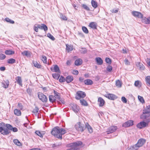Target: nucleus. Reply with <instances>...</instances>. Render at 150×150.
<instances>
[{"label":"nucleus","instance_id":"338daca9","mask_svg":"<svg viewBox=\"0 0 150 150\" xmlns=\"http://www.w3.org/2000/svg\"><path fill=\"white\" fill-rule=\"evenodd\" d=\"M38 26L37 25H36L34 26V30L36 32H38Z\"/></svg>","mask_w":150,"mask_h":150},{"label":"nucleus","instance_id":"b1692460","mask_svg":"<svg viewBox=\"0 0 150 150\" xmlns=\"http://www.w3.org/2000/svg\"><path fill=\"white\" fill-rule=\"evenodd\" d=\"M96 61L98 65H101L103 63L102 59L99 57H96Z\"/></svg>","mask_w":150,"mask_h":150},{"label":"nucleus","instance_id":"ddd939ff","mask_svg":"<svg viewBox=\"0 0 150 150\" xmlns=\"http://www.w3.org/2000/svg\"><path fill=\"white\" fill-rule=\"evenodd\" d=\"M117 127L116 126H112L110 127L108 129L107 131V133L109 134L110 133L114 132L117 129Z\"/></svg>","mask_w":150,"mask_h":150},{"label":"nucleus","instance_id":"a878e982","mask_svg":"<svg viewBox=\"0 0 150 150\" xmlns=\"http://www.w3.org/2000/svg\"><path fill=\"white\" fill-rule=\"evenodd\" d=\"M9 85V81L8 80L2 83V86L5 88H7L8 87Z\"/></svg>","mask_w":150,"mask_h":150},{"label":"nucleus","instance_id":"f8f14e48","mask_svg":"<svg viewBox=\"0 0 150 150\" xmlns=\"http://www.w3.org/2000/svg\"><path fill=\"white\" fill-rule=\"evenodd\" d=\"M132 14L135 17L142 18L143 17V15L140 12L138 11H134L132 12Z\"/></svg>","mask_w":150,"mask_h":150},{"label":"nucleus","instance_id":"79ce46f5","mask_svg":"<svg viewBox=\"0 0 150 150\" xmlns=\"http://www.w3.org/2000/svg\"><path fill=\"white\" fill-rule=\"evenodd\" d=\"M55 99H58L59 101H60L62 102V103H63L62 102L63 100H62V99L60 97V93L58 94L57 95V96H54Z\"/></svg>","mask_w":150,"mask_h":150},{"label":"nucleus","instance_id":"3c124183","mask_svg":"<svg viewBox=\"0 0 150 150\" xmlns=\"http://www.w3.org/2000/svg\"><path fill=\"white\" fill-rule=\"evenodd\" d=\"M47 35L48 37L49 38L51 39L52 40H54L55 38L54 37L50 34L48 33L47 34Z\"/></svg>","mask_w":150,"mask_h":150},{"label":"nucleus","instance_id":"c9c22d12","mask_svg":"<svg viewBox=\"0 0 150 150\" xmlns=\"http://www.w3.org/2000/svg\"><path fill=\"white\" fill-rule=\"evenodd\" d=\"M145 79L147 85L148 86H150V76H147Z\"/></svg>","mask_w":150,"mask_h":150},{"label":"nucleus","instance_id":"4468645a","mask_svg":"<svg viewBox=\"0 0 150 150\" xmlns=\"http://www.w3.org/2000/svg\"><path fill=\"white\" fill-rule=\"evenodd\" d=\"M133 125V121L130 120L125 122L123 124V126L125 127H127Z\"/></svg>","mask_w":150,"mask_h":150},{"label":"nucleus","instance_id":"c03bdc74","mask_svg":"<svg viewBox=\"0 0 150 150\" xmlns=\"http://www.w3.org/2000/svg\"><path fill=\"white\" fill-rule=\"evenodd\" d=\"M5 20L6 22H9L10 23L12 24H13L14 23V21L11 20V19H9L8 18H6Z\"/></svg>","mask_w":150,"mask_h":150},{"label":"nucleus","instance_id":"9d476101","mask_svg":"<svg viewBox=\"0 0 150 150\" xmlns=\"http://www.w3.org/2000/svg\"><path fill=\"white\" fill-rule=\"evenodd\" d=\"M148 125V123L145 122H141L137 125V127L138 128L142 129L146 127V126Z\"/></svg>","mask_w":150,"mask_h":150},{"label":"nucleus","instance_id":"473e14b6","mask_svg":"<svg viewBox=\"0 0 150 150\" xmlns=\"http://www.w3.org/2000/svg\"><path fill=\"white\" fill-rule=\"evenodd\" d=\"M13 143L17 145L20 146L22 145L21 143L17 139H15L13 141Z\"/></svg>","mask_w":150,"mask_h":150},{"label":"nucleus","instance_id":"20e7f679","mask_svg":"<svg viewBox=\"0 0 150 150\" xmlns=\"http://www.w3.org/2000/svg\"><path fill=\"white\" fill-rule=\"evenodd\" d=\"M75 129L79 131L83 132L86 129L85 125L79 122L77 123L75 126Z\"/></svg>","mask_w":150,"mask_h":150},{"label":"nucleus","instance_id":"5fc2aeb1","mask_svg":"<svg viewBox=\"0 0 150 150\" xmlns=\"http://www.w3.org/2000/svg\"><path fill=\"white\" fill-rule=\"evenodd\" d=\"M82 7L85 9L87 11H89L90 9L86 5L83 4L82 5Z\"/></svg>","mask_w":150,"mask_h":150},{"label":"nucleus","instance_id":"39448f33","mask_svg":"<svg viewBox=\"0 0 150 150\" xmlns=\"http://www.w3.org/2000/svg\"><path fill=\"white\" fill-rule=\"evenodd\" d=\"M76 98L77 99H80L81 98H84L86 96V93L83 91H78L77 92Z\"/></svg>","mask_w":150,"mask_h":150},{"label":"nucleus","instance_id":"bf43d9fd","mask_svg":"<svg viewBox=\"0 0 150 150\" xmlns=\"http://www.w3.org/2000/svg\"><path fill=\"white\" fill-rule=\"evenodd\" d=\"M112 69V67L111 66L109 65L107 68V70L109 71H111Z\"/></svg>","mask_w":150,"mask_h":150},{"label":"nucleus","instance_id":"864d4df0","mask_svg":"<svg viewBox=\"0 0 150 150\" xmlns=\"http://www.w3.org/2000/svg\"><path fill=\"white\" fill-rule=\"evenodd\" d=\"M18 108L20 110H22L23 108V106L21 103H19L18 105Z\"/></svg>","mask_w":150,"mask_h":150},{"label":"nucleus","instance_id":"052dcab7","mask_svg":"<svg viewBox=\"0 0 150 150\" xmlns=\"http://www.w3.org/2000/svg\"><path fill=\"white\" fill-rule=\"evenodd\" d=\"M105 61L106 63L110 64L111 63V60L110 59L108 58H106L105 59Z\"/></svg>","mask_w":150,"mask_h":150},{"label":"nucleus","instance_id":"5701e85b","mask_svg":"<svg viewBox=\"0 0 150 150\" xmlns=\"http://www.w3.org/2000/svg\"><path fill=\"white\" fill-rule=\"evenodd\" d=\"M84 82L85 84L87 85H91L93 83V81L89 79H87L85 80Z\"/></svg>","mask_w":150,"mask_h":150},{"label":"nucleus","instance_id":"a19ab883","mask_svg":"<svg viewBox=\"0 0 150 150\" xmlns=\"http://www.w3.org/2000/svg\"><path fill=\"white\" fill-rule=\"evenodd\" d=\"M41 59L44 63H46L47 62V59L46 56L42 55Z\"/></svg>","mask_w":150,"mask_h":150},{"label":"nucleus","instance_id":"72a5a7b5","mask_svg":"<svg viewBox=\"0 0 150 150\" xmlns=\"http://www.w3.org/2000/svg\"><path fill=\"white\" fill-rule=\"evenodd\" d=\"M5 54L6 55H12L14 53V52L10 50H6L5 51Z\"/></svg>","mask_w":150,"mask_h":150},{"label":"nucleus","instance_id":"1a4fd4ad","mask_svg":"<svg viewBox=\"0 0 150 150\" xmlns=\"http://www.w3.org/2000/svg\"><path fill=\"white\" fill-rule=\"evenodd\" d=\"M71 106L72 110L75 112H77L79 110V107L75 104H71Z\"/></svg>","mask_w":150,"mask_h":150},{"label":"nucleus","instance_id":"412c9836","mask_svg":"<svg viewBox=\"0 0 150 150\" xmlns=\"http://www.w3.org/2000/svg\"><path fill=\"white\" fill-rule=\"evenodd\" d=\"M89 26L93 29H96L97 28V24L94 22H92L89 24Z\"/></svg>","mask_w":150,"mask_h":150},{"label":"nucleus","instance_id":"f03ea898","mask_svg":"<svg viewBox=\"0 0 150 150\" xmlns=\"http://www.w3.org/2000/svg\"><path fill=\"white\" fill-rule=\"evenodd\" d=\"M1 127H0V133L3 135H8V131L7 130V128L6 127V124L4 122L1 123Z\"/></svg>","mask_w":150,"mask_h":150},{"label":"nucleus","instance_id":"6e6552de","mask_svg":"<svg viewBox=\"0 0 150 150\" xmlns=\"http://www.w3.org/2000/svg\"><path fill=\"white\" fill-rule=\"evenodd\" d=\"M146 140L143 139H139L138 141L137 144L135 145V146L137 147L138 149L139 147L142 146L145 143Z\"/></svg>","mask_w":150,"mask_h":150},{"label":"nucleus","instance_id":"c756f323","mask_svg":"<svg viewBox=\"0 0 150 150\" xmlns=\"http://www.w3.org/2000/svg\"><path fill=\"white\" fill-rule=\"evenodd\" d=\"M79 50L81 53L85 54L87 52V50L85 47H80Z\"/></svg>","mask_w":150,"mask_h":150},{"label":"nucleus","instance_id":"49530a36","mask_svg":"<svg viewBox=\"0 0 150 150\" xmlns=\"http://www.w3.org/2000/svg\"><path fill=\"white\" fill-rule=\"evenodd\" d=\"M6 57V56L3 54H0V60H2L4 59Z\"/></svg>","mask_w":150,"mask_h":150},{"label":"nucleus","instance_id":"f704fd0d","mask_svg":"<svg viewBox=\"0 0 150 150\" xmlns=\"http://www.w3.org/2000/svg\"><path fill=\"white\" fill-rule=\"evenodd\" d=\"M16 62L15 59L13 58H11L8 59L7 60V62L9 64H13L15 63Z\"/></svg>","mask_w":150,"mask_h":150},{"label":"nucleus","instance_id":"c85d7f7f","mask_svg":"<svg viewBox=\"0 0 150 150\" xmlns=\"http://www.w3.org/2000/svg\"><path fill=\"white\" fill-rule=\"evenodd\" d=\"M137 149H138L137 147L135 145L131 146L129 147H128L127 149V150H137Z\"/></svg>","mask_w":150,"mask_h":150},{"label":"nucleus","instance_id":"393cba45","mask_svg":"<svg viewBox=\"0 0 150 150\" xmlns=\"http://www.w3.org/2000/svg\"><path fill=\"white\" fill-rule=\"evenodd\" d=\"M150 112V105L147 106L143 111V113L147 114Z\"/></svg>","mask_w":150,"mask_h":150},{"label":"nucleus","instance_id":"423d86ee","mask_svg":"<svg viewBox=\"0 0 150 150\" xmlns=\"http://www.w3.org/2000/svg\"><path fill=\"white\" fill-rule=\"evenodd\" d=\"M6 127L7 128V130L8 131V134L11 133V130H13L14 132H16L18 131V129L16 128L13 127L9 124H6Z\"/></svg>","mask_w":150,"mask_h":150},{"label":"nucleus","instance_id":"e2e57ef3","mask_svg":"<svg viewBox=\"0 0 150 150\" xmlns=\"http://www.w3.org/2000/svg\"><path fill=\"white\" fill-rule=\"evenodd\" d=\"M139 67L140 69L142 70H143L144 68V67L142 64H141Z\"/></svg>","mask_w":150,"mask_h":150},{"label":"nucleus","instance_id":"37998d69","mask_svg":"<svg viewBox=\"0 0 150 150\" xmlns=\"http://www.w3.org/2000/svg\"><path fill=\"white\" fill-rule=\"evenodd\" d=\"M82 30L86 34H87L88 33V30L87 28L85 26H83L82 27Z\"/></svg>","mask_w":150,"mask_h":150},{"label":"nucleus","instance_id":"cd10ccee","mask_svg":"<svg viewBox=\"0 0 150 150\" xmlns=\"http://www.w3.org/2000/svg\"><path fill=\"white\" fill-rule=\"evenodd\" d=\"M14 112L15 114L17 116H20L21 114V112L20 110L17 109L14 110Z\"/></svg>","mask_w":150,"mask_h":150},{"label":"nucleus","instance_id":"a18cd8bd","mask_svg":"<svg viewBox=\"0 0 150 150\" xmlns=\"http://www.w3.org/2000/svg\"><path fill=\"white\" fill-rule=\"evenodd\" d=\"M59 81L61 82H64L65 81H66V79L64 78V77L61 76L59 80Z\"/></svg>","mask_w":150,"mask_h":150},{"label":"nucleus","instance_id":"de8ad7c7","mask_svg":"<svg viewBox=\"0 0 150 150\" xmlns=\"http://www.w3.org/2000/svg\"><path fill=\"white\" fill-rule=\"evenodd\" d=\"M42 25V30H44L45 31H47V26L44 24H41Z\"/></svg>","mask_w":150,"mask_h":150},{"label":"nucleus","instance_id":"4be33fe9","mask_svg":"<svg viewBox=\"0 0 150 150\" xmlns=\"http://www.w3.org/2000/svg\"><path fill=\"white\" fill-rule=\"evenodd\" d=\"M59 132H60V134L59 135H61V137H59V138H60L61 139H62V135H63L67 132L66 130L65 129L62 128H59Z\"/></svg>","mask_w":150,"mask_h":150},{"label":"nucleus","instance_id":"f257e3e1","mask_svg":"<svg viewBox=\"0 0 150 150\" xmlns=\"http://www.w3.org/2000/svg\"><path fill=\"white\" fill-rule=\"evenodd\" d=\"M82 144V143L81 141H78L72 143L68 145V147L70 148L66 150H80L79 146Z\"/></svg>","mask_w":150,"mask_h":150},{"label":"nucleus","instance_id":"2eb2a0df","mask_svg":"<svg viewBox=\"0 0 150 150\" xmlns=\"http://www.w3.org/2000/svg\"><path fill=\"white\" fill-rule=\"evenodd\" d=\"M51 70L53 72H59V69L58 66L56 65H54L53 67L51 68Z\"/></svg>","mask_w":150,"mask_h":150},{"label":"nucleus","instance_id":"0e129e2a","mask_svg":"<svg viewBox=\"0 0 150 150\" xmlns=\"http://www.w3.org/2000/svg\"><path fill=\"white\" fill-rule=\"evenodd\" d=\"M124 62L125 64L127 65H129L130 64V62L127 59H125L124 60Z\"/></svg>","mask_w":150,"mask_h":150},{"label":"nucleus","instance_id":"6ab92c4d","mask_svg":"<svg viewBox=\"0 0 150 150\" xmlns=\"http://www.w3.org/2000/svg\"><path fill=\"white\" fill-rule=\"evenodd\" d=\"M82 60L81 59H78L75 62V64L76 66H79L82 63Z\"/></svg>","mask_w":150,"mask_h":150},{"label":"nucleus","instance_id":"bb28decb","mask_svg":"<svg viewBox=\"0 0 150 150\" xmlns=\"http://www.w3.org/2000/svg\"><path fill=\"white\" fill-rule=\"evenodd\" d=\"M86 128H87L88 130V131L90 133H91L93 132V130L91 127L90 126V125L87 123L85 125Z\"/></svg>","mask_w":150,"mask_h":150},{"label":"nucleus","instance_id":"f3484780","mask_svg":"<svg viewBox=\"0 0 150 150\" xmlns=\"http://www.w3.org/2000/svg\"><path fill=\"white\" fill-rule=\"evenodd\" d=\"M74 79L73 77L71 76H68L66 78V81L67 83H70Z\"/></svg>","mask_w":150,"mask_h":150},{"label":"nucleus","instance_id":"8fccbe9b","mask_svg":"<svg viewBox=\"0 0 150 150\" xmlns=\"http://www.w3.org/2000/svg\"><path fill=\"white\" fill-rule=\"evenodd\" d=\"M39 109L37 107H35V108L33 109L32 112L34 113H37L38 112Z\"/></svg>","mask_w":150,"mask_h":150},{"label":"nucleus","instance_id":"09e8293b","mask_svg":"<svg viewBox=\"0 0 150 150\" xmlns=\"http://www.w3.org/2000/svg\"><path fill=\"white\" fill-rule=\"evenodd\" d=\"M138 98L141 103H144V100L143 99V98L142 97L140 96H138Z\"/></svg>","mask_w":150,"mask_h":150},{"label":"nucleus","instance_id":"9b49d317","mask_svg":"<svg viewBox=\"0 0 150 150\" xmlns=\"http://www.w3.org/2000/svg\"><path fill=\"white\" fill-rule=\"evenodd\" d=\"M104 96L105 97L111 100H114L117 98L115 95L112 94H105Z\"/></svg>","mask_w":150,"mask_h":150},{"label":"nucleus","instance_id":"e433bc0d","mask_svg":"<svg viewBox=\"0 0 150 150\" xmlns=\"http://www.w3.org/2000/svg\"><path fill=\"white\" fill-rule=\"evenodd\" d=\"M80 101L81 104L84 106L87 105L88 104L87 102L84 99H81L80 100Z\"/></svg>","mask_w":150,"mask_h":150},{"label":"nucleus","instance_id":"603ef678","mask_svg":"<svg viewBox=\"0 0 150 150\" xmlns=\"http://www.w3.org/2000/svg\"><path fill=\"white\" fill-rule=\"evenodd\" d=\"M35 133L38 136L40 137H42L43 135L39 131H37L35 132Z\"/></svg>","mask_w":150,"mask_h":150},{"label":"nucleus","instance_id":"aec40b11","mask_svg":"<svg viewBox=\"0 0 150 150\" xmlns=\"http://www.w3.org/2000/svg\"><path fill=\"white\" fill-rule=\"evenodd\" d=\"M33 63L34 66L38 68H40L42 67L41 65L39 64L37 61H33Z\"/></svg>","mask_w":150,"mask_h":150},{"label":"nucleus","instance_id":"7ed1b4c3","mask_svg":"<svg viewBox=\"0 0 150 150\" xmlns=\"http://www.w3.org/2000/svg\"><path fill=\"white\" fill-rule=\"evenodd\" d=\"M59 130V127H56L53 128L51 132V133L55 137L59 138V137H61V135H59L60 134Z\"/></svg>","mask_w":150,"mask_h":150},{"label":"nucleus","instance_id":"0eeeda50","mask_svg":"<svg viewBox=\"0 0 150 150\" xmlns=\"http://www.w3.org/2000/svg\"><path fill=\"white\" fill-rule=\"evenodd\" d=\"M38 96L39 99L43 102H46L47 99L46 96L41 93H39Z\"/></svg>","mask_w":150,"mask_h":150},{"label":"nucleus","instance_id":"69168bd1","mask_svg":"<svg viewBox=\"0 0 150 150\" xmlns=\"http://www.w3.org/2000/svg\"><path fill=\"white\" fill-rule=\"evenodd\" d=\"M118 8L113 9L112 10V11H111L112 13H116L118 11Z\"/></svg>","mask_w":150,"mask_h":150},{"label":"nucleus","instance_id":"680f3d73","mask_svg":"<svg viewBox=\"0 0 150 150\" xmlns=\"http://www.w3.org/2000/svg\"><path fill=\"white\" fill-rule=\"evenodd\" d=\"M122 101L124 103H126L127 102V100L126 98L124 97H122L121 98Z\"/></svg>","mask_w":150,"mask_h":150},{"label":"nucleus","instance_id":"dca6fc26","mask_svg":"<svg viewBox=\"0 0 150 150\" xmlns=\"http://www.w3.org/2000/svg\"><path fill=\"white\" fill-rule=\"evenodd\" d=\"M98 102L99 106L100 107L103 106L104 104L105 101L101 97H99L98 99Z\"/></svg>","mask_w":150,"mask_h":150},{"label":"nucleus","instance_id":"58836bf2","mask_svg":"<svg viewBox=\"0 0 150 150\" xmlns=\"http://www.w3.org/2000/svg\"><path fill=\"white\" fill-rule=\"evenodd\" d=\"M52 76L55 79H58L60 76V75L58 74H52Z\"/></svg>","mask_w":150,"mask_h":150},{"label":"nucleus","instance_id":"4d7b16f0","mask_svg":"<svg viewBox=\"0 0 150 150\" xmlns=\"http://www.w3.org/2000/svg\"><path fill=\"white\" fill-rule=\"evenodd\" d=\"M60 16L61 18L63 20H67V17L62 14L60 15Z\"/></svg>","mask_w":150,"mask_h":150},{"label":"nucleus","instance_id":"6e6d98bb","mask_svg":"<svg viewBox=\"0 0 150 150\" xmlns=\"http://www.w3.org/2000/svg\"><path fill=\"white\" fill-rule=\"evenodd\" d=\"M73 47H66V51L67 52H70L72 51L73 49Z\"/></svg>","mask_w":150,"mask_h":150},{"label":"nucleus","instance_id":"2f4dec72","mask_svg":"<svg viewBox=\"0 0 150 150\" xmlns=\"http://www.w3.org/2000/svg\"><path fill=\"white\" fill-rule=\"evenodd\" d=\"M49 99L50 101L53 103L55 102V99L54 96L52 95H50L49 96Z\"/></svg>","mask_w":150,"mask_h":150},{"label":"nucleus","instance_id":"7c9ffc66","mask_svg":"<svg viewBox=\"0 0 150 150\" xmlns=\"http://www.w3.org/2000/svg\"><path fill=\"white\" fill-rule=\"evenodd\" d=\"M17 83L19 84L20 85L22 86V81L21 78L20 76H17L16 79Z\"/></svg>","mask_w":150,"mask_h":150},{"label":"nucleus","instance_id":"ea45409f","mask_svg":"<svg viewBox=\"0 0 150 150\" xmlns=\"http://www.w3.org/2000/svg\"><path fill=\"white\" fill-rule=\"evenodd\" d=\"M115 84L116 86L118 87H121V83L119 80H117L116 81Z\"/></svg>","mask_w":150,"mask_h":150},{"label":"nucleus","instance_id":"13d9d810","mask_svg":"<svg viewBox=\"0 0 150 150\" xmlns=\"http://www.w3.org/2000/svg\"><path fill=\"white\" fill-rule=\"evenodd\" d=\"M147 19L146 17H144L142 20V21L144 23H145L147 24L148 23V22H147Z\"/></svg>","mask_w":150,"mask_h":150},{"label":"nucleus","instance_id":"774afa93","mask_svg":"<svg viewBox=\"0 0 150 150\" xmlns=\"http://www.w3.org/2000/svg\"><path fill=\"white\" fill-rule=\"evenodd\" d=\"M146 62L148 65L150 66V59L147 58L146 60Z\"/></svg>","mask_w":150,"mask_h":150},{"label":"nucleus","instance_id":"4c0bfd02","mask_svg":"<svg viewBox=\"0 0 150 150\" xmlns=\"http://www.w3.org/2000/svg\"><path fill=\"white\" fill-rule=\"evenodd\" d=\"M91 3L92 6L95 8H96L97 7V2L94 0H92Z\"/></svg>","mask_w":150,"mask_h":150},{"label":"nucleus","instance_id":"a211bd4d","mask_svg":"<svg viewBox=\"0 0 150 150\" xmlns=\"http://www.w3.org/2000/svg\"><path fill=\"white\" fill-rule=\"evenodd\" d=\"M21 54L23 56H25L27 57H30L31 56V53L28 51H25L22 52Z\"/></svg>","mask_w":150,"mask_h":150}]
</instances>
